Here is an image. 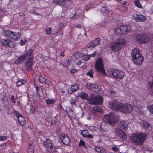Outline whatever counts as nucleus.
<instances>
[{
    "label": "nucleus",
    "instance_id": "obj_30",
    "mask_svg": "<svg viewBox=\"0 0 153 153\" xmlns=\"http://www.w3.org/2000/svg\"><path fill=\"white\" fill-rule=\"evenodd\" d=\"M27 80L26 79H20L18 80L16 83V85L18 87H19L26 83Z\"/></svg>",
    "mask_w": 153,
    "mask_h": 153
},
{
    "label": "nucleus",
    "instance_id": "obj_37",
    "mask_svg": "<svg viewBox=\"0 0 153 153\" xmlns=\"http://www.w3.org/2000/svg\"><path fill=\"white\" fill-rule=\"evenodd\" d=\"M82 53L77 52L75 53L74 55L75 58L77 59H79L80 57L81 58V56H82Z\"/></svg>",
    "mask_w": 153,
    "mask_h": 153
},
{
    "label": "nucleus",
    "instance_id": "obj_46",
    "mask_svg": "<svg viewBox=\"0 0 153 153\" xmlns=\"http://www.w3.org/2000/svg\"><path fill=\"white\" fill-rule=\"evenodd\" d=\"M148 108L151 113L153 114V104L149 106Z\"/></svg>",
    "mask_w": 153,
    "mask_h": 153
},
{
    "label": "nucleus",
    "instance_id": "obj_12",
    "mask_svg": "<svg viewBox=\"0 0 153 153\" xmlns=\"http://www.w3.org/2000/svg\"><path fill=\"white\" fill-rule=\"evenodd\" d=\"M132 17L137 22H144L147 20L145 16L140 14H134L132 15Z\"/></svg>",
    "mask_w": 153,
    "mask_h": 153
},
{
    "label": "nucleus",
    "instance_id": "obj_44",
    "mask_svg": "<svg viewBox=\"0 0 153 153\" xmlns=\"http://www.w3.org/2000/svg\"><path fill=\"white\" fill-rule=\"evenodd\" d=\"M93 74L94 72L93 70L91 69L87 73V75L89 76L90 77H92L93 76Z\"/></svg>",
    "mask_w": 153,
    "mask_h": 153
},
{
    "label": "nucleus",
    "instance_id": "obj_48",
    "mask_svg": "<svg viewBox=\"0 0 153 153\" xmlns=\"http://www.w3.org/2000/svg\"><path fill=\"white\" fill-rule=\"evenodd\" d=\"M27 42V40L26 38H24V40L21 39L20 40V45L21 46H22L25 44Z\"/></svg>",
    "mask_w": 153,
    "mask_h": 153
},
{
    "label": "nucleus",
    "instance_id": "obj_11",
    "mask_svg": "<svg viewBox=\"0 0 153 153\" xmlns=\"http://www.w3.org/2000/svg\"><path fill=\"white\" fill-rule=\"evenodd\" d=\"M44 146L47 149L49 150L51 152H53L56 151L55 148L53 145L51 141L50 140L48 139H46L44 142Z\"/></svg>",
    "mask_w": 153,
    "mask_h": 153
},
{
    "label": "nucleus",
    "instance_id": "obj_60",
    "mask_svg": "<svg viewBox=\"0 0 153 153\" xmlns=\"http://www.w3.org/2000/svg\"><path fill=\"white\" fill-rule=\"evenodd\" d=\"M76 27L78 28H80L81 27V25L80 24H78L76 25Z\"/></svg>",
    "mask_w": 153,
    "mask_h": 153
},
{
    "label": "nucleus",
    "instance_id": "obj_23",
    "mask_svg": "<svg viewBox=\"0 0 153 153\" xmlns=\"http://www.w3.org/2000/svg\"><path fill=\"white\" fill-rule=\"evenodd\" d=\"M96 53L94 52L93 54L90 55H84L83 53V55L81 56V59L82 60L88 61L90 59L91 57H94L95 56Z\"/></svg>",
    "mask_w": 153,
    "mask_h": 153
},
{
    "label": "nucleus",
    "instance_id": "obj_27",
    "mask_svg": "<svg viewBox=\"0 0 153 153\" xmlns=\"http://www.w3.org/2000/svg\"><path fill=\"white\" fill-rule=\"evenodd\" d=\"M20 37V36L18 33L13 32L12 37L10 39L14 40H19Z\"/></svg>",
    "mask_w": 153,
    "mask_h": 153
},
{
    "label": "nucleus",
    "instance_id": "obj_19",
    "mask_svg": "<svg viewBox=\"0 0 153 153\" xmlns=\"http://www.w3.org/2000/svg\"><path fill=\"white\" fill-rule=\"evenodd\" d=\"M1 42L3 45L9 47H13L15 45L14 42L10 39H2Z\"/></svg>",
    "mask_w": 153,
    "mask_h": 153
},
{
    "label": "nucleus",
    "instance_id": "obj_21",
    "mask_svg": "<svg viewBox=\"0 0 153 153\" xmlns=\"http://www.w3.org/2000/svg\"><path fill=\"white\" fill-rule=\"evenodd\" d=\"M120 27L122 35L127 34L131 30V27L129 25H122Z\"/></svg>",
    "mask_w": 153,
    "mask_h": 153
},
{
    "label": "nucleus",
    "instance_id": "obj_22",
    "mask_svg": "<svg viewBox=\"0 0 153 153\" xmlns=\"http://www.w3.org/2000/svg\"><path fill=\"white\" fill-rule=\"evenodd\" d=\"M101 12L104 15L106 16L110 17L112 14V12L109 11L107 10V8L104 7H102L101 9Z\"/></svg>",
    "mask_w": 153,
    "mask_h": 153
},
{
    "label": "nucleus",
    "instance_id": "obj_31",
    "mask_svg": "<svg viewBox=\"0 0 153 153\" xmlns=\"http://www.w3.org/2000/svg\"><path fill=\"white\" fill-rule=\"evenodd\" d=\"M97 6L96 4H95V2L93 1L91 3L89 4L86 6L87 7H85L84 10L85 11H87L88 9H90L91 8Z\"/></svg>",
    "mask_w": 153,
    "mask_h": 153
},
{
    "label": "nucleus",
    "instance_id": "obj_3",
    "mask_svg": "<svg viewBox=\"0 0 153 153\" xmlns=\"http://www.w3.org/2000/svg\"><path fill=\"white\" fill-rule=\"evenodd\" d=\"M146 135L142 133H135L130 136V140L137 145H142L145 141Z\"/></svg>",
    "mask_w": 153,
    "mask_h": 153
},
{
    "label": "nucleus",
    "instance_id": "obj_15",
    "mask_svg": "<svg viewBox=\"0 0 153 153\" xmlns=\"http://www.w3.org/2000/svg\"><path fill=\"white\" fill-rule=\"evenodd\" d=\"M87 87L95 92H98L100 90V87L99 86L95 84L88 83L86 85Z\"/></svg>",
    "mask_w": 153,
    "mask_h": 153
},
{
    "label": "nucleus",
    "instance_id": "obj_10",
    "mask_svg": "<svg viewBox=\"0 0 153 153\" xmlns=\"http://www.w3.org/2000/svg\"><path fill=\"white\" fill-rule=\"evenodd\" d=\"M134 39L136 42L140 44L146 43L149 40L146 35L143 34L136 35Z\"/></svg>",
    "mask_w": 153,
    "mask_h": 153
},
{
    "label": "nucleus",
    "instance_id": "obj_42",
    "mask_svg": "<svg viewBox=\"0 0 153 153\" xmlns=\"http://www.w3.org/2000/svg\"><path fill=\"white\" fill-rule=\"evenodd\" d=\"M149 87L152 90L153 93V82H149L148 83Z\"/></svg>",
    "mask_w": 153,
    "mask_h": 153
},
{
    "label": "nucleus",
    "instance_id": "obj_57",
    "mask_svg": "<svg viewBox=\"0 0 153 153\" xmlns=\"http://www.w3.org/2000/svg\"><path fill=\"white\" fill-rule=\"evenodd\" d=\"M95 150L98 152H101L100 149L97 147H95Z\"/></svg>",
    "mask_w": 153,
    "mask_h": 153
},
{
    "label": "nucleus",
    "instance_id": "obj_56",
    "mask_svg": "<svg viewBox=\"0 0 153 153\" xmlns=\"http://www.w3.org/2000/svg\"><path fill=\"white\" fill-rule=\"evenodd\" d=\"M11 100L13 103H16L15 99L14 98L13 96H12L11 97Z\"/></svg>",
    "mask_w": 153,
    "mask_h": 153
},
{
    "label": "nucleus",
    "instance_id": "obj_49",
    "mask_svg": "<svg viewBox=\"0 0 153 153\" xmlns=\"http://www.w3.org/2000/svg\"><path fill=\"white\" fill-rule=\"evenodd\" d=\"M85 144L84 141L82 140L81 139L79 144V146H82L84 147H85Z\"/></svg>",
    "mask_w": 153,
    "mask_h": 153
},
{
    "label": "nucleus",
    "instance_id": "obj_16",
    "mask_svg": "<svg viewBox=\"0 0 153 153\" xmlns=\"http://www.w3.org/2000/svg\"><path fill=\"white\" fill-rule=\"evenodd\" d=\"M14 115L16 116L19 123L22 126H24L26 123L25 118L22 116L17 111H15L13 112Z\"/></svg>",
    "mask_w": 153,
    "mask_h": 153
},
{
    "label": "nucleus",
    "instance_id": "obj_25",
    "mask_svg": "<svg viewBox=\"0 0 153 153\" xmlns=\"http://www.w3.org/2000/svg\"><path fill=\"white\" fill-rule=\"evenodd\" d=\"M81 134L84 137L91 138H93V136L91 134H88L87 130H85L82 131H81Z\"/></svg>",
    "mask_w": 153,
    "mask_h": 153
},
{
    "label": "nucleus",
    "instance_id": "obj_20",
    "mask_svg": "<svg viewBox=\"0 0 153 153\" xmlns=\"http://www.w3.org/2000/svg\"><path fill=\"white\" fill-rule=\"evenodd\" d=\"M109 106L111 109L115 111H118L119 107H120V104H116L114 101H110L109 103Z\"/></svg>",
    "mask_w": 153,
    "mask_h": 153
},
{
    "label": "nucleus",
    "instance_id": "obj_26",
    "mask_svg": "<svg viewBox=\"0 0 153 153\" xmlns=\"http://www.w3.org/2000/svg\"><path fill=\"white\" fill-rule=\"evenodd\" d=\"M139 101H134L133 104L134 107L136 108H137L138 109V111L140 113H142V108H140L139 106Z\"/></svg>",
    "mask_w": 153,
    "mask_h": 153
},
{
    "label": "nucleus",
    "instance_id": "obj_6",
    "mask_svg": "<svg viewBox=\"0 0 153 153\" xmlns=\"http://www.w3.org/2000/svg\"><path fill=\"white\" fill-rule=\"evenodd\" d=\"M108 72L109 74L118 79L123 78L125 75V72L120 69H109Z\"/></svg>",
    "mask_w": 153,
    "mask_h": 153
},
{
    "label": "nucleus",
    "instance_id": "obj_24",
    "mask_svg": "<svg viewBox=\"0 0 153 153\" xmlns=\"http://www.w3.org/2000/svg\"><path fill=\"white\" fill-rule=\"evenodd\" d=\"M71 61L69 59L66 60V64H65L66 67L67 68L68 70H69L72 73H75L77 71V70L74 69H72L70 67V66L69 65L71 63Z\"/></svg>",
    "mask_w": 153,
    "mask_h": 153
},
{
    "label": "nucleus",
    "instance_id": "obj_43",
    "mask_svg": "<svg viewBox=\"0 0 153 153\" xmlns=\"http://www.w3.org/2000/svg\"><path fill=\"white\" fill-rule=\"evenodd\" d=\"M53 2L54 3L58 5H61L62 2L60 0H53Z\"/></svg>",
    "mask_w": 153,
    "mask_h": 153
},
{
    "label": "nucleus",
    "instance_id": "obj_59",
    "mask_svg": "<svg viewBox=\"0 0 153 153\" xmlns=\"http://www.w3.org/2000/svg\"><path fill=\"white\" fill-rule=\"evenodd\" d=\"M81 60H79L76 63V64L78 65H80L81 64Z\"/></svg>",
    "mask_w": 153,
    "mask_h": 153
},
{
    "label": "nucleus",
    "instance_id": "obj_35",
    "mask_svg": "<svg viewBox=\"0 0 153 153\" xmlns=\"http://www.w3.org/2000/svg\"><path fill=\"white\" fill-rule=\"evenodd\" d=\"M121 27L116 28L114 30V32L117 35H122Z\"/></svg>",
    "mask_w": 153,
    "mask_h": 153
},
{
    "label": "nucleus",
    "instance_id": "obj_58",
    "mask_svg": "<svg viewBox=\"0 0 153 153\" xmlns=\"http://www.w3.org/2000/svg\"><path fill=\"white\" fill-rule=\"evenodd\" d=\"M110 93L111 94L113 95H114L115 94V92L113 91H110Z\"/></svg>",
    "mask_w": 153,
    "mask_h": 153
},
{
    "label": "nucleus",
    "instance_id": "obj_8",
    "mask_svg": "<svg viewBox=\"0 0 153 153\" xmlns=\"http://www.w3.org/2000/svg\"><path fill=\"white\" fill-rule=\"evenodd\" d=\"M89 102L90 104L92 105H102L103 102V98L100 95L96 96L94 95H92Z\"/></svg>",
    "mask_w": 153,
    "mask_h": 153
},
{
    "label": "nucleus",
    "instance_id": "obj_63",
    "mask_svg": "<svg viewBox=\"0 0 153 153\" xmlns=\"http://www.w3.org/2000/svg\"><path fill=\"white\" fill-rule=\"evenodd\" d=\"M126 2L125 1H123L122 2V4L123 5H126Z\"/></svg>",
    "mask_w": 153,
    "mask_h": 153
},
{
    "label": "nucleus",
    "instance_id": "obj_5",
    "mask_svg": "<svg viewBox=\"0 0 153 153\" xmlns=\"http://www.w3.org/2000/svg\"><path fill=\"white\" fill-rule=\"evenodd\" d=\"M95 68L96 70L101 73L102 75H106V73L105 70L103 61L101 58H99L97 59Z\"/></svg>",
    "mask_w": 153,
    "mask_h": 153
},
{
    "label": "nucleus",
    "instance_id": "obj_45",
    "mask_svg": "<svg viewBox=\"0 0 153 153\" xmlns=\"http://www.w3.org/2000/svg\"><path fill=\"white\" fill-rule=\"evenodd\" d=\"M51 27H48L45 30V32L47 34H50L51 32Z\"/></svg>",
    "mask_w": 153,
    "mask_h": 153
},
{
    "label": "nucleus",
    "instance_id": "obj_52",
    "mask_svg": "<svg viewBox=\"0 0 153 153\" xmlns=\"http://www.w3.org/2000/svg\"><path fill=\"white\" fill-rule=\"evenodd\" d=\"M70 102L72 105H74L75 104L76 101L75 100L71 99L70 101Z\"/></svg>",
    "mask_w": 153,
    "mask_h": 153
},
{
    "label": "nucleus",
    "instance_id": "obj_7",
    "mask_svg": "<svg viewBox=\"0 0 153 153\" xmlns=\"http://www.w3.org/2000/svg\"><path fill=\"white\" fill-rule=\"evenodd\" d=\"M103 120L105 122L113 126L115 125L116 121V115L113 113H110L105 115Z\"/></svg>",
    "mask_w": 153,
    "mask_h": 153
},
{
    "label": "nucleus",
    "instance_id": "obj_54",
    "mask_svg": "<svg viewBox=\"0 0 153 153\" xmlns=\"http://www.w3.org/2000/svg\"><path fill=\"white\" fill-rule=\"evenodd\" d=\"M87 47L88 48H90V47H94V46L93 45V43L92 42H90L87 45Z\"/></svg>",
    "mask_w": 153,
    "mask_h": 153
},
{
    "label": "nucleus",
    "instance_id": "obj_51",
    "mask_svg": "<svg viewBox=\"0 0 153 153\" xmlns=\"http://www.w3.org/2000/svg\"><path fill=\"white\" fill-rule=\"evenodd\" d=\"M7 136H0V141H4L7 139Z\"/></svg>",
    "mask_w": 153,
    "mask_h": 153
},
{
    "label": "nucleus",
    "instance_id": "obj_32",
    "mask_svg": "<svg viewBox=\"0 0 153 153\" xmlns=\"http://www.w3.org/2000/svg\"><path fill=\"white\" fill-rule=\"evenodd\" d=\"M13 33V32L9 30H6L4 31V33L5 36L10 39H11L12 37Z\"/></svg>",
    "mask_w": 153,
    "mask_h": 153
},
{
    "label": "nucleus",
    "instance_id": "obj_18",
    "mask_svg": "<svg viewBox=\"0 0 153 153\" xmlns=\"http://www.w3.org/2000/svg\"><path fill=\"white\" fill-rule=\"evenodd\" d=\"M139 123L140 126L145 129L149 131L152 129V128L150 124L146 121L144 120H140Z\"/></svg>",
    "mask_w": 153,
    "mask_h": 153
},
{
    "label": "nucleus",
    "instance_id": "obj_50",
    "mask_svg": "<svg viewBox=\"0 0 153 153\" xmlns=\"http://www.w3.org/2000/svg\"><path fill=\"white\" fill-rule=\"evenodd\" d=\"M35 111V109L34 107L32 106L30 107V113H33Z\"/></svg>",
    "mask_w": 153,
    "mask_h": 153
},
{
    "label": "nucleus",
    "instance_id": "obj_33",
    "mask_svg": "<svg viewBox=\"0 0 153 153\" xmlns=\"http://www.w3.org/2000/svg\"><path fill=\"white\" fill-rule=\"evenodd\" d=\"M120 125L121 128L125 130H126L128 128V126L124 121H121L120 122Z\"/></svg>",
    "mask_w": 153,
    "mask_h": 153
},
{
    "label": "nucleus",
    "instance_id": "obj_62",
    "mask_svg": "<svg viewBox=\"0 0 153 153\" xmlns=\"http://www.w3.org/2000/svg\"><path fill=\"white\" fill-rule=\"evenodd\" d=\"M35 88H36V91L37 92H38L39 90V88L37 87H36Z\"/></svg>",
    "mask_w": 153,
    "mask_h": 153
},
{
    "label": "nucleus",
    "instance_id": "obj_53",
    "mask_svg": "<svg viewBox=\"0 0 153 153\" xmlns=\"http://www.w3.org/2000/svg\"><path fill=\"white\" fill-rule=\"evenodd\" d=\"M89 129L92 131L96 130L97 128L94 126H91L89 127Z\"/></svg>",
    "mask_w": 153,
    "mask_h": 153
},
{
    "label": "nucleus",
    "instance_id": "obj_47",
    "mask_svg": "<svg viewBox=\"0 0 153 153\" xmlns=\"http://www.w3.org/2000/svg\"><path fill=\"white\" fill-rule=\"evenodd\" d=\"M107 127V126L105 125V123H101L100 125L101 128L103 131H104L105 129V127Z\"/></svg>",
    "mask_w": 153,
    "mask_h": 153
},
{
    "label": "nucleus",
    "instance_id": "obj_61",
    "mask_svg": "<svg viewBox=\"0 0 153 153\" xmlns=\"http://www.w3.org/2000/svg\"><path fill=\"white\" fill-rule=\"evenodd\" d=\"M67 108H69V107H68V106L67 107H66V111L67 113H68V110H67ZM68 114L69 116V117H71V116H70V114L68 113Z\"/></svg>",
    "mask_w": 153,
    "mask_h": 153
},
{
    "label": "nucleus",
    "instance_id": "obj_55",
    "mask_svg": "<svg viewBox=\"0 0 153 153\" xmlns=\"http://www.w3.org/2000/svg\"><path fill=\"white\" fill-rule=\"evenodd\" d=\"M112 149L113 151L115 152L119 151V149L115 146H114L112 148Z\"/></svg>",
    "mask_w": 153,
    "mask_h": 153
},
{
    "label": "nucleus",
    "instance_id": "obj_13",
    "mask_svg": "<svg viewBox=\"0 0 153 153\" xmlns=\"http://www.w3.org/2000/svg\"><path fill=\"white\" fill-rule=\"evenodd\" d=\"M113 132L115 134V136L119 137L123 140L126 138L127 137L126 134L120 129L115 128Z\"/></svg>",
    "mask_w": 153,
    "mask_h": 153
},
{
    "label": "nucleus",
    "instance_id": "obj_40",
    "mask_svg": "<svg viewBox=\"0 0 153 153\" xmlns=\"http://www.w3.org/2000/svg\"><path fill=\"white\" fill-rule=\"evenodd\" d=\"M134 3L135 5L137 7L139 8H142V6L140 3V2L137 0H135L134 1Z\"/></svg>",
    "mask_w": 153,
    "mask_h": 153
},
{
    "label": "nucleus",
    "instance_id": "obj_17",
    "mask_svg": "<svg viewBox=\"0 0 153 153\" xmlns=\"http://www.w3.org/2000/svg\"><path fill=\"white\" fill-rule=\"evenodd\" d=\"M60 138L64 144L65 145H68L69 144L70 140L67 134H61L60 135Z\"/></svg>",
    "mask_w": 153,
    "mask_h": 153
},
{
    "label": "nucleus",
    "instance_id": "obj_29",
    "mask_svg": "<svg viewBox=\"0 0 153 153\" xmlns=\"http://www.w3.org/2000/svg\"><path fill=\"white\" fill-rule=\"evenodd\" d=\"M79 86L78 84H75L73 85L71 87V91H68L69 93H72L73 92L76 91L79 88Z\"/></svg>",
    "mask_w": 153,
    "mask_h": 153
},
{
    "label": "nucleus",
    "instance_id": "obj_1",
    "mask_svg": "<svg viewBox=\"0 0 153 153\" xmlns=\"http://www.w3.org/2000/svg\"><path fill=\"white\" fill-rule=\"evenodd\" d=\"M33 50L31 49L27 50L25 54L19 57L15 61V63L19 64L27 59L25 64V67L27 71H31L32 70L31 66L33 64Z\"/></svg>",
    "mask_w": 153,
    "mask_h": 153
},
{
    "label": "nucleus",
    "instance_id": "obj_9",
    "mask_svg": "<svg viewBox=\"0 0 153 153\" xmlns=\"http://www.w3.org/2000/svg\"><path fill=\"white\" fill-rule=\"evenodd\" d=\"M118 110L119 111L124 113H128L131 112L133 109V106L131 105L126 103L123 104H120V107Z\"/></svg>",
    "mask_w": 153,
    "mask_h": 153
},
{
    "label": "nucleus",
    "instance_id": "obj_41",
    "mask_svg": "<svg viewBox=\"0 0 153 153\" xmlns=\"http://www.w3.org/2000/svg\"><path fill=\"white\" fill-rule=\"evenodd\" d=\"M94 109L97 112H102V108L99 106H95L94 107Z\"/></svg>",
    "mask_w": 153,
    "mask_h": 153
},
{
    "label": "nucleus",
    "instance_id": "obj_36",
    "mask_svg": "<svg viewBox=\"0 0 153 153\" xmlns=\"http://www.w3.org/2000/svg\"><path fill=\"white\" fill-rule=\"evenodd\" d=\"M55 102V100L54 99H48L46 100V103L48 105L53 104Z\"/></svg>",
    "mask_w": 153,
    "mask_h": 153
},
{
    "label": "nucleus",
    "instance_id": "obj_64",
    "mask_svg": "<svg viewBox=\"0 0 153 153\" xmlns=\"http://www.w3.org/2000/svg\"><path fill=\"white\" fill-rule=\"evenodd\" d=\"M60 56H61L63 57L64 56L63 53H60Z\"/></svg>",
    "mask_w": 153,
    "mask_h": 153
},
{
    "label": "nucleus",
    "instance_id": "obj_38",
    "mask_svg": "<svg viewBox=\"0 0 153 153\" xmlns=\"http://www.w3.org/2000/svg\"><path fill=\"white\" fill-rule=\"evenodd\" d=\"M100 42V39L97 38L92 41L94 47L97 46L99 45Z\"/></svg>",
    "mask_w": 153,
    "mask_h": 153
},
{
    "label": "nucleus",
    "instance_id": "obj_2",
    "mask_svg": "<svg viewBox=\"0 0 153 153\" xmlns=\"http://www.w3.org/2000/svg\"><path fill=\"white\" fill-rule=\"evenodd\" d=\"M126 39L122 38L112 42L110 45L112 50L114 51L117 52L124 47L126 44Z\"/></svg>",
    "mask_w": 153,
    "mask_h": 153
},
{
    "label": "nucleus",
    "instance_id": "obj_34",
    "mask_svg": "<svg viewBox=\"0 0 153 153\" xmlns=\"http://www.w3.org/2000/svg\"><path fill=\"white\" fill-rule=\"evenodd\" d=\"M34 147L33 145L30 144L27 149L28 153H34Z\"/></svg>",
    "mask_w": 153,
    "mask_h": 153
},
{
    "label": "nucleus",
    "instance_id": "obj_39",
    "mask_svg": "<svg viewBox=\"0 0 153 153\" xmlns=\"http://www.w3.org/2000/svg\"><path fill=\"white\" fill-rule=\"evenodd\" d=\"M39 82L42 84L45 83L46 81V79L44 77L42 76H39Z\"/></svg>",
    "mask_w": 153,
    "mask_h": 153
},
{
    "label": "nucleus",
    "instance_id": "obj_4",
    "mask_svg": "<svg viewBox=\"0 0 153 153\" xmlns=\"http://www.w3.org/2000/svg\"><path fill=\"white\" fill-rule=\"evenodd\" d=\"M131 56L134 62L136 64H141L143 61V58L140 53L139 50L137 48H134L132 50Z\"/></svg>",
    "mask_w": 153,
    "mask_h": 153
},
{
    "label": "nucleus",
    "instance_id": "obj_14",
    "mask_svg": "<svg viewBox=\"0 0 153 153\" xmlns=\"http://www.w3.org/2000/svg\"><path fill=\"white\" fill-rule=\"evenodd\" d=\"M75 15L79 17H81L82 19L83 18V17H84L83 11L79 9H77L75 11H73L70 14L69 17L71 18H72L74 17Z\"/></svg>",
    "mask_w": 153,
    "mask_h": 153
},
{
    "label": "nucleus",
    "instance_id": "obj_28",
    "mask_svg": "<svg viewBox=\"0 0 153 153\" xmlns=\"http://www.w3.org/2000/svg\"><path fill=\"white\" fill-rule=\"evenodd\" d=\"M77 94L79 97H80L82 99L87 100L88 99V96L87 94L81 91L80 92H79Z\"/></svg>",
    "mask_w": 153,
    "mask_h": 153
}]
</instances>
